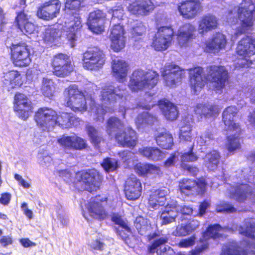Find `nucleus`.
Here are the masks:
<instances>
[{"instance_id": "nucleus-1", "label": "nucleus", "mask_w": 255, "mask_h": 255, "mask_svg": "<svg viewBox=\"0 0 255 255\" xmlns=\"http://www.w3.org/2000/svg\"><path fill=\"white\" fill-rule=\"evenodd\" d=\"M34 120L37 127L43 131H49L56 126L62 128H69L79 125L80 119L72 113H58L52 108L46 107L38 109Z\"/></svg>"}, {"instance_id": "nucleus-2", "label": "nucleus", "mask_w": 255, "mask_h": 255, "mask_svg": "<svg viewBox=\"0 0 255 255\" xmlns=\"http://www.w3.org/2000/svg\"><path fill=\"white\" fill-rule=\"evenodd\" d=\"M240 233L248 240H243L240 243L229 242L223 248L221 255H248L249 252L255 254V220L253 218L245 220L240 228Z\"/></svg>"}, {"instance_id": "nucleus-3", "label": "nucleus", "mask_w": 255, "mask_h": 255, "mask_svg": "<svg viewBox=\"0 0 255 255\" xmlns=\"http://www.w3.org/2000/svg\"><path fill=\"white\" fill-rule=\"evenodd\" d=\"M238 113L237 108L235 106H228L223 111L222 115V121L224 124L226 130L231 132L236 131V134L227 136L226 146L229 153H234L236 151L241 148V137L239 135L244 130L241 124L237 122L234 118Z\"/></svg>"}, {"instance_id": "nucleus-4", "label": "nucleus", "mask_w": 255, "mask_h": 255, "mask_svg": "<svg viewBox=\"0 0 255 255\" xmlns=\"http://www.w3.org/2000/svg\"><path fill=\"white\" fill-rule=\"evenodd\" d=\"M159 78V74L154 70L149 69L145 71L140 69H136L130 76L128 86L134 92L144 89H151L158 84Z\"/></svg>"}, {"instance_id": "nucleus-5", "label": "nucleus", "mask_w": 255, "mask_h": 255, "mask_svg": "<svg viewBox=\"0 0 255 255\" xmlns=\"http://www.w3.org/2000/svg\"><path fill=\"white\" fill-rule=\"evenodd\" d=\"M76 178L81 184V190L92 194L100 189L104 179L103 175L94 168L82 169L77 172Z\"/></svg>"}, {"instance_id": "nucleus-6", "label": "nucleus", "mask_w": 255, "mask_h": 255, "mask_svg": "<svg viewBox=\"0 0 255 255\" xmlns=\"http://www.w3.org/2000/svg\"><path fill=\"white\" fill-rule=\"evenodd\" d=\"M255 4L252 0H242L238 5L237 14L240 20V26L237 28V33L246 34L252 30L254 24Z\"/></svg>"}, {"instance_id": "nucleus-7", "label": "nucleus", "mask_w": 255, "mask_h": 255, "mask_svg": "<svg viewBox=\"0 0 255 255\" xmlns=\"http://www.w3.org/2000/svg\"><path fill=\"white\" fill-rule=\"evenodd\" d=\"M66 107L75 112L84 113L87 110L85 95L75 84L69 85L63 92Z\"/></svg>"}, {"instance_id": "nucleus-8", "label": "nucleus", "mask_w": 255, "mask_h": 255, "mask_svg": "<svg viewBox=\"0 0 255 255\" xmlns=\"http://www.w3.org/2000/svg\"><path fill=\"white\" fill-rule=\"evenodd\" d=\"M235 54L238 59L245 60L241 63H237L236 67L238 68H248L253 64V61L249 58L255 55V38L251 35H245L237 43L235 49Z\"/></svg>"}, {"instance_id": "nucleus-9", "label": "nucleus", "mask_w": 255, "mask_h": 255, "mask_svg": "<svg viewBox=\"0 0 255 255\" xmlns=\"http://www.w3.org/2000/svg\"><path fill=\"white\" fill-rule=\"evenodd\" d=\"M9 57L14 67L24 68L31 63L30 50L24 42L11 43L9 46Z\"/></svg>"}, {"instance_id": "nucleus-10", "label": "nucleus", "mask_w": 255, "mask_h": 255, "mask_svg": "<svg viewBox=\"0 0 255 255\" xmlns=\"http://www.w3.org/2000/svg\"><path fill=\"white\" fill-rule=\"evenodd\" d=\"M206 80L213 84L214 89L222 91L228 84L230 74L224 66L212 65L206 68Z\"/></svg>"}, {"instance_id": "nucleus-11", "label": "nucleus", "mask_w": 255, "mask_h": 255, "mask_svg": "<svg viewBox=\"0 0 255 255\" xmlns=\"http://www.w3.org/2000/svg\"><path fill=\"white\" fill-rule=\"evenodd\" d=\"M50 66L52 74L60 78L69 76L74 69V65L72 62L70 56L62 52L53 55Z\"/></svg>"}, {"instance_id": "nucleus-12", "label": "nucleus", "mask_w": 255, "mask_h": 255, "mask_svg": "<svg viewBox=\"0 0 255 255\" xmlns=\"http://www.w3.org/2000/svg\"><path fill=\"white\" fill-rule=\"evenodd\" d=\"M103 51L97 46L89 47L83 54V67L88 70L97 71L101 69L106 62Z\"/></svg>"}, {"instance_id": "nucleus-13", "label": "nucleus", "mask_w": 255, "mask_h": 255, "mask_svg": "<svg viewBox=\"0 0 255 255\" xmlns=\"http://www.w3.org/2000/svg\"><path fill=\"white\" fill-rule=\"evenodd\" d=\"M186 70L179 66L170 63L166 64L161 71L164 85L170 88H175L182 83L186 76Z\"/></svg>"}, {"instance_id": "nucleus-14", "label": "nucleus", "mask_w": 255, "mask_h": 255, "mask_svg": "<svg viewBox=\"0 0 255 255\" xmlns=\"http://www.w3.org/2000/svg\"><path fill=\"white\" fill-rule=\"evenodd\" d=\"M175 32L171 25L161 26L154 35L151 46L157 51H163L171 44Z\"/></svg>"}, {"instance_id": "nucleus-15", "label": "nucleus", "mask_w": 255, "mask_h": 255, "mask_svg": "<svg viewBox=\"0 0 255 255\" xmlns=\"http://www.w3.org/2000/svg\"><path fill=\"white\" fill-rule=\"evenodd\" d=\"M108 198L97 195L88 201L86 208L90 217L99 221H103L109 217V213L105 206L107 204Z\"/></svg>"}, {"instance_id": "nucleus-16", "label": "nucleus", "mask_w": 255, "mask_h": 255, "mask_svg": "<svg viewBox=\"0 0 255 255\" xmlns=\"http://www.w3.org/2000/svg\"><path fill=\"white\" fill-rule=\"evenodd\" d=\"M13 111L17 116L26 120L33 112V104L28 97L23 93L16 92L13 97Z\"/></svg>"}, {"instance_id": "nucleus-17", "label": "nucleus", "mask_w": 255, "mask_h": 255, "mask_svg": "<svg viewBox=\"0 0 255 255\" xmlns=\"http://www.w3.org/2000/svg\"><path fill=\"white\" fill-rule=\"evenodd\" d=\"M64 29L66 38L70 42L71 47L75 45L79 34L82 27V19L78 12H72L69 14L65 21Z\"/></svg>"}, {"instance_id": "nucleus-18", "label": "nucleus", "mask_w": 255, "mask_h": 255, "mask_svg": "<svg viewBox=\"0 0 255 255\" xmlns=\"http://www.w3.org/2000/svg\"><path fill=\"white\" fill-rule=\"evenodd\" d=\"M177 9L183 18L191 19L199 15L203 7L200 0H185L178 3Z\"/></svg>"}, {"instance_id": "nucleus-19", "label": "nucleus", "mask_w": 255, "mask_h": 255, "mask_svg": "<svg viewBox=\"0 0 255 255\" xmlns=\"http://www.w3.org/2000/svg\"><path fill=\"white\" fill-rule=\"evenodd\" d=\"M142 191L140 180L135 175L131 174L126 180L124 191L128 200L135 201L141 196Z\"/></svg>"}, {"instance_id": "nucleus-20", "label": "nucleus", "mask_w": 255, "mask_h": 255, "mask_svg": "<svg viewBox=\"0 0 255 255\" xmlns=\"http://www.w3.org/2000/svg\"><path fill=\"white\" fill-rule=\"evenodd\" d=\"M22 76L20 71L12 69L3 73L1 86L4 90L10 91L18 89L23 85Z\"/></svg>"}, {"instance_id": "nucleus-21", "label": "nucleus", "mask_w": 255, "mask_h": 255, "mask_svg": "<svg viewBox=\"0 0 255 255\" xmlns=\"http://www.w3.org/2000/svg\"><path fill=\"white\" fill-rule=\"evenodd\" d=\"M127 8L131 15L146 16L153 11L155 5L151 0H134L128 3Z\"/></svg>"}, {"instance_id": "nucleus-22", "label": "nucleus", "mask_w": 255, "mask_h": 255, "mask_svg": "<svg viewBox=\"0 0 255 255\" xmlns=\"http://www.w3.org/2000/svg\"><path fill=\"white\" fill-rule=\"evenodd\" d=\"M61 6V3L59 0H49L38 7L37 15L44 20L52 19L59 13Z\"/></svg>"}, {"instance_id": "nucleus-23", "label": "nucleus", "mask_w": 255, "mask_h": 255, "mask_svg": "<svg viewBox=\"0 0 255 255\" xmlns=\"http://www.w3.org/2000/svg\"><path fill=\"white\" fill-rule=\"evenodd\" d=\"M57 142L64 149L82 150L88 145L86 139L77 135H62L57 139Z\"/></svg>"}, {"instance_id": "nucleus-24", "label": "nucleus", "mask_w": 255, "mask_h": 255, "mask_svg": "<svg viewBox=\"0 0 255 255\" xmlns=\"http://www.w3.org/2000/svg\"><path fill=\"white\" fill-rule=\"evenodd\" d=\"M125 34L124 27L120 24H114L111 28L109 38L111 47L114 51L118 52L125 47L126 38Z\"/></svg>"}, {"instance_id": "nucleus-25", "label": "nucleus", "mask_w": 255, "mask_h": 255, "mask_svg": "<svg viewBox=\"0 0 255 255\" xmlns=\"http://www.w3.org/2000/svg\"><path fill=\"white\" fill-rule=\"evenodd\" d=\"M196 27L190 22H185L178 28L177 41L181 47H186L196 38Z\"/></svg>"}, {"instance_id": "nucleus-26", "label": "nucleus", "mask_w": 255, "mask_h": 255, "mask_svg": "<svg viewBox=\"0 0 255 255\" xmlns=\"http://www.w3.org/2000/svg\"><path fill=\"white\" fill-rule=\"evenodd\" d=\"M116 142L123 147L133 148L137 142L136 132L131 128H127L115 134Z\"/></svg>"}, {"instance_id": "nucleus-27", "label": "nucleus", "mask_w": 255, "mask_h": 255, "mask_svg": "<svg viewBox=\"0 0 255 255\" xmlns=\"http://www.w3.org/2000/svg\"><path fill=\"white\" fill-rule=\"evenodd\" d=\"M126 96L125 90L121 89L119 86L115 87L111 84L103 87L100 95L102 101L110 103L122 100Z\"/></svg>"}, {"instance_id": "nucleus-28", "label": "nucleus", "mask_w": 255, "mask_h": 255, "mask_svg": "<svg viewBox=\"0 0 255 255\" xmlns=\"http://www.w3.org/2000/svg\"><path fill=\"white\" fill-rule=\"evenodd\" d=\"M111 220L115 225H117L114 229L117 235L125 242L129 239L132 231L128 221L124 219L119 213H116L112 215Z\"/></svg>"}, {"instance_id": "nucleus-29", "label": "nucleus", "mask_w": 255, "mask_h": 255, "mask_svg": "<svg viewBox=\"0 0 255 255\" xmlns=\"http://www.w3.org/2000/svg\"><path fill=\"white\" fill-rule=\"evenodd\" d=\"M195 114L198 115L199 120L213 119L214 120L220 113V109L218 105L208 103H198L194 108Z\"/></svg>"}, {"instance_id": "nucleus-30", "label": "nucleus", "mask_w": 255, "mask_h": 255, "mask_svg": "<svg viewBox=\"0 0 255 255\" xmlns=\"http://www.w3.org/2000/svg\"><path fill=\"white\" fill-rule=\"evenodd\" d=\"M189 83L191 89L196 93L203 89L205 85L206 81L203 79L202 74L203 68L201 67H195L189 69Z\"/></svg>"}, {"instance_id": "nucleus-31", "label": "nucleus", "mask_w": 255, "mask_h": 255, "mask_svg": "<svg viewBox=\"0 0 255 255\" xmlns=\"http://www.w3.org/2000/svg\"><path fill=\"white\" fill-rule=\"evenodd\" d=\"M106 14L103 11L97 9L89 13L88 18V26L89 29L94 33H102L104 31L103 24H99L100 21L105 20Z\"/></svg>"}, {"instance_id": "nucleus-32", "label": "nucleus", "mask_w": 255, "mask_h": 255, "mask_svg": "<svg viewBox=\"0 0 255 255\" xmlns=\"http://www.w3.org/2000/svg\"><path fill=\"white\" fill-rule=\"evenodd\" d=\"M169 193L168 189L162 188L151 192L148 199L149 207L156 210L164 206L166 201V196Z\"/></svg>"}, {"instance_id": "nucleus-33", "label": "nucleus", "mask_w": 255, "mask_h": 255, "mask_svg": "<svg viewBox=\"0 0 255 255\" xmlns=\"http://www.w3.org/2000/svg\"><path fill=\"white\" fill-rule=\"evenodd\" d=\"M62 31L58 28L49 26L44 30L42 35V40L50 47L58 46L60 44Z\"/></svg>"}, {"instance_id": "nucleus-34", "label": "nucleus", "mask_w": 255, "mask_h": 255, "mask_svg": "<svg viewBox=\"0 0 255 255\" xmlns=\"http://www.w3.org/2000/svg\"><path fill=\"white\" fill-rule=\"evenodd\" d=\"M226 36L221 32H216L212 38L207 41L205 47V51L208 53L219 52L224 49L227 45Z\"/></svg>"}, {"instance_id": "nucleus-35", "label": "nucleus", "mask_w": 255, "mask_h": 255, "mask_svg": "<svg viewBox=\"0 0 255 255\" xmlns=\"http://www.w3.org/2000/svg\"><path fill=\"white\" fill-rule=\"evenodd\" d=\"M168 240L169 239L166 236L154 240L147 247L148 253L154 254L156 253L157 255H177V254L170 247H168V248L164 247L159 251L157 250V248L160 246L167 243Z\"/></svg>"}, {"instance_id": "nucleus-36", "label": "nucleus", "mask_w": 255, "mask_h": 255, "mask_svg": "<svg viewBox=\"0 0 255 255\" xmlns=\"http://www.w3.org/2000/svg\"><path fill=\"white\" fill-rule=\"evenodd\" d=\"M128 64L125 60H113L112 72L113 76L120 82L126 81L128 71Z\"/></svg>"}, {"instance_id": "nucleus-37", "label": "nucleus", "mask_w": 255, "mask_h": 255, "mask_svg": "<svg viewBox=\"0 0 255 255\" xmlns=\"http://www.w3.org/2000/svg\"><path fill=\"white\" fill-rule=\"evenodd\" d=\"M154 137L157 144L162 148L171 149L174 144L172 134L165 128L157 130Z\"/></svg>"}, {"instance_id": "nucleus-38", "label": "nucleus", "mask_w": 255, "mask_h": 255, "mask_svg": "<svg viewBox=\"0 0 255 255\" xmlns=\"http://www.w3.org/2000/svg\"><path fill=\"white\" fill-rule=\"evenodd\" d=\"M218 25V18L213 14L208 13L202 16L198 23L200 33L203 34L216 29Z\"/></svg>"}, {"instance_id": "nucleus-39", "label": "nucleus", "mask_w": 255, "mask_h": 255, "mask_svg": "<svg viewBox=\"0 0 255 255\" xmlns=\"http://www.w3.org/2000/svg\"><path fill=\"white\" fill-rule=\"evenodd\" d=\"M178 213V205L176 203H167L160 213L162 225H167L175 221Z\"/></svg>"}, {"instance_id": "nucleus-40", "label": "nucleus", "mask_w": 255, "mask_h": 255, "mask_svg": "<svg viewBox=\"0 0 255 255\" xmlns=\"http://www.w3.org/2000/svg\"><path fill=\"white\" fill-rule=\"evenodd\" d=\"M86 131L90 143L96 149L100 150L102 145L106 141L101 132L92 125L86 126Z\"/></svg>"}, {"instance_id": "nucleus-41", "label": "nucleus", "mask_w": 255, "mask_h": 255, "mask_svg": "<svg viewBox=\"0 0 255 255\" xmlns=\"http://www.w3.org/2000/svg\"><path fill=\"white\" fill-rule=\"evenodd\" d=\"M165 117L170 121L175 120L178 116V111L176 106L167 99H161L158 101Z\"/></svg>"}, {"instance_id": "nucleus-42", "label": "nucleus", "mask_w": 255, "mask_h": 255, "mask_svg": "<svg viewBox=\"0 0 255 255\" xmlns=\"http://www.w3.org/2000/svg\"><path fill=\"white\" fill-rule=\"evenodd\" d=\"M133 169L138 176L143 177H147L148 175L157 174L160 171L159 167L145 162L136 163L133 166Z\"/></svg>"}, {"instance_id": "nucleus-43", "label": "nucleus", "mask_w": 255, "mask_h": 255, "mask_svg": "<svg viewBox=\"0 0 255 255\" xmlns=\"http://www.w3.org/2000/svg\"><path fill=\"white\" fill-rule=\"evenodd\" d=\"M138 151L141 155L154 161L161 160L164 158V153L157 147H142L138 149Z\"/></svg>"}, {"instance_id": "nucleus-44", "label": "nucleus", "mask_w": 255, "mask_h": 255, "mask_svg": "<svg viewBox=\"0 0 255 255\" xmlns=\"http://www.w3.org/2000/svg\"><path fill=\"white\" fill-rule=\"evenodd\" d=\"M253 192L252 188L249 184L240 183L236 186L233 195L238 202H244L252 196Z\"/></svg>"}, {"instance_id": "nucleus-45", "label": "nucleus", "mask_w": 255, "mask_h": 255, "mask_svg": "<svg viewBox=\"0 0 255 255\" xmlns=\"http://www.w3.org/2000/svg\"><path fill=\"white\" fill-rule=\"evenodd\" d=\"M195 180L183 178L178 184V189L182 195L185 196H194L196 189Z\"/></svg>"}, {"instance_id": "nucleus-46", "label": "nucleus", "mask_w": 255, "mask_h": 255, "mask_svg": "<svg viewBox=\"0 0 255 255\" xmlns=\"http://www.w3.org/2000/svg\"><path fill=\"white\" fill-rule=\"evenodd\" d=\"M199 226V222L196 220H189L185 224H181L176 227L174 234L176 236L183 237L190 234Z\"/></svg>"}, {"instance_id": "nucleus-47", "label": "nucleus", "mask_w": 255, "mask_h": 255, "mask_svg": "<svg viewBox=\"0 0 255 255\" xmlns=\"http://www.w3.org/2000/svg\"><path fill=\"white\" fill-rule=\"evenodd\" d=\"M124 127L123 122L119 118L112 116L106 122V131L109 135H113L118 132H121Z\"/></svg>"}, {"instance_id": "nucleus-48", "label": "nucleus", "mask_w": 255, "mask_h": 255, "mask_svg": "<svg viewBox=\"0 0 255 255\" xmlns=\"http://www.w3.org/2000/svg\"><path fill=\"white\" fill-rule=\"evenodd\" d=\"M221 155L216 150H213L207 153L204 157V164L208 170H214L218 167Z\"/></svg>"}, {"instance_id": "nucleus-49", "label": "nucleus", "mask_w": 255, "mask_h": 255, "mask_svg": "<svg viewBox=\"0 0 255 255\" xmlns=\"http://www.w3.org/2000/svg\"><path fill=\"white\" fill-rule=\"evenodd\" d=\"M136 121L139 125L143 127H148L157 123L158 120L156 116L146 112L138 115Z\"/></svg>"}, {"instance_id": "nucleus-50", "label": "nucleus", "mask_w": 255, "mask_h": 255, "mask_svg": "<svg viewBox=\"0 0 255 255\" xmlns=\"http://www.w3.org/2000/svg\"><path fill=\"white\" fill-rule=\"evenodd\" d=\"M134 224L138 233L140 235L145 234L150 227L149 221L141 216L136 217Z\"/></svg>"}, {"instance_id": "nucleus-51", "label": "nucleus", "mask_w": 255, "mask_h": 255, "mask_svg": "<svg viewBox=\"0 0 255 255\" xmlns=\"http://www.w3.org/2000/svg\"><path fill=\"white\" fill-rule=\"evenodd\" d=\"M222 229V227L218 224L210 225L207 228L206 230L203 233V237L206 240L210 238L216 239L221 237L219 231Z\"/></svg>"}, {"instance_id": "nucleus-52", "label": "nucleus", "mask_w": 255, "mask_h": 255, "mask_svg": "<svg viewBox=\"0 0 255 255\" xmlns=\"http://www.w3.org/2000/svg\"><path fill=\"white\" fill-rule=\"evenodd\" d=\"M30 15L25 12L24 9L16 12V16L14 19V24L17 28L23 27L24 24L29 20Z\"/></svg>"}, {"instance_id": "nucleus-53", "label": "nucleus", "mask_w": 255, "mask_h": 255, "mask_svg": "<svg viewBox=\"0 0 255 255\" xmlns=\"http://www.w3.org/2000/svg\"><path fill=\"white\" fill-rule=\"evenodd\" d=\"M83 0H66L64 3V9L71 12H78L83 7Z\"/></svg>"}, {"instance_id": "nucleus-54", "label": "nucleus", "mask_w": 255, "mask_h": 255, "mask_svg": "<svg viewBox=\"0 0 255 255\" xmlns=\"http://www.w3.org/2000/svg\"><path fill=\"white\" fill-rule=\"evenodd\" d=\"M195 182L196 189L194 196H203L206 192L208 185V182L205 178L200 177L197 180H195Z\"/></svg>"}, {"instance_id": "nucleus-55", "label": "nucleus", "mask_w": 255, "mask_h": 255, "mask_svg": "<svg viewBox=\"0 0 255 255\" xmlns=\"http://www.w3.org/2000/svg\"><path fill=\"white\" fill-rule=\"evenodd\" d=\"M193 146L190 147L188 152L183 153L181 156V165L185 164L187 162H195L198 157L196 154L193 152Z\"/></svg>"}, {"instance_id": "nucleus-56", "label": "nucleus", "mask_w": 255, "mask_h": 255, "mask_svg": "<svg viewBox=\"0 0 255 255\" xmlns=\"http://www.w3.org/2000/svg\"><path fill=\"white\" fill-rule=\"evenodd\" d=\"M101 165L107 172L114 171L118 168V161L117 160L112 161L111 158L108 157L103 159Z\"/></svg>"}, {"instance_id": "nucleus-57", "label": "nucleus", "mask_w": 255, "mask_h": 255, "mask_svg": "<svg viewBox=\"0 0 255 255\" xmlns=\"http://www.w3.org/2000/svg\"><path fill=\"white\" fill-rule=\"evenodd\" d=\"M237 209L231 203L224 202L218 204L216 206V211L219 213H233L236 212Z\"/></svg>"}, {"instance_id": "nucleus-58", "label": "nucleus", "mask_w": 255, "mask_h": 255, "mask_svg": "<svg viewBox=\"0 0 255 255\" xmlns=\"http://www.w3.org/2000/svg\"><path fill=\"white\" fill-rule=\"evenodd\" d=\"M199 241L202 243L200 247L195 248L189 252L190 255H200L207 250L209 248V244L204 239H200Z\"/></svg>"}, {"instance_id": "nucleus-59", "label": "nucleus", "mask_w": 255, "mask_h": 255, "mask_svg": "<svg viewBox=\"0 0 255 255\" xmlns=\"http://www.w3.org/2000/svg\"><path fill=\"white\" fill-rule=\"evenodd\" d=\"M196 236L193 235L189 238L181 239L178 243V246L181 248H187L194 245L196 240Z\"/></svg>"}, {"instance_id": "nucleus-60", "label": "nucleus", "mask_w": 255, "mask_h": 255, "mask_svg": "<svg viewBox=\"0 0 255 255\" xmlns=\"http://www.w3.org/2000/svg\"><path fill=\"white\" fill-rule=\"evenodd\" d=\"M145 32L146 27L142 22L137 23L132 28V34L135 37L142 36Z\"/></svg>"}, {"instance_id": "nucleus-61", "label": "nucleus", "mask_w": 255, "mask_h": 255, "mask_svg": "<svg viewBox=\"0 0 255 255\" xmlns=\"http://www.w3.org/2000/svg\"><path fill=\"white\" fill-rule=\"evenodd\" d=\"M35 25L29 20L24 24L23 27H21L19 29L25 34H30L33 33L35 31Z\"/></svg>"}, {"instance_id": "nucleus-62", "label": "nucleus", "mask_w": 255, "mask_h": 255, "mask_svg": "<svg viewBox=\"0 0 255 255\" xmlns=\"http://www.w3.org/2000/svg\"><path fill=\"white\" fill-rule=\"evenodd\" d=\"M107 111L102 105H99L96 107L95 112V119L96 121H103L104 116Z\"/></svg>"}, {"instance_id": "nucleus-63", "label": "nucleus", "mask_w": 255, "mask_h": 255, "mask_svg": "<svg viewBox=\"0 0 255 255\" xmlns=\"http://www.w3.org/2000/svg\"><path fill=\"white\" fill-rule=\"evenodd\" d=\"M210 206V203L209 200H204L200 203L198 208V214L200 216L204 215L207 208Z\"/></svg>"}, {"instance_id": "nucleus-64", "label": "nucleus", "mask_w": 255, "mask_h": 255, "mask_svg": "<svg viewBox=\"0 0 255 255\" xmlns=\"http://www.w3.org/2000/svg\"><path fill=\"white\" fill-rule=\"evenodd\" d=\"M11 199V194L9 192H4L0 194V204L3 206H7Z\"/></svg>"}]
</instances>
